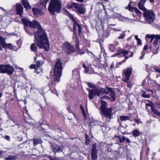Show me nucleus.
I'll list each match as a JSON object with an SVG mask.
<instances>
[{
  "instance_id": "nucleus-7",
  "label": "nucleus",
  "mask_w": 160,
  "mask_h": 160,
  "mask_svg": "<svg viewBox=\"0 0 160 160\" xmlns=\"http://www.w3.org/2000/svg\"><path fill=\"white\" fill-rule=\"evenodd\" d=\"M57 61L53 68V76L60 78L63 69L62 63L59 58L56 59Z\"/></svg>"
},
{
  "instance_id": "nucleus-39",
  "label": "nucleus",
  "mask_w": 160,
  "mask_h": 160,
  "mask_svg": "<svg viewBox=\"0 0 160 160\" xmlns=\"http://www.w3.org/2000/svg\"><path fill=\"white\" fill-rule=\"evenodd\" d=\"M147 101L148 102H149V103H151V104H152V106L151 107V110L153 112V113L154 112L156 111V109L155 108V105L151 101H150L149 100H148Z\"/></svg>"
},
{
  "instance_id": "nucleus-11",
  "label": "nucleus",
  "mask_w": 160,
  "mask_h": 160,
  "mask_svg": "<svg viewBox=\"0 0 160 160\" xmlns=\"http://www.w3.org/2000/svg\"><path fill=\"white\" fill-rule=\"evenodd\" d=\"M38 47L41 49L43 48L44 50L46 51H48L49 49V48L44 46L43 44H42L41 45H39L38 42L34 40V43H32L31 45L30 48L31 51L34 52L35 54H37L36 52L38 50Z\"/></svg>"
},
{
  "instance_id": "nucleus-31",
  "label": "nucleus",
  "mask_w": 160,
  "mask_h": 160,
  "mask_svg": "<svg viewBox=\"0 0 160 160\" xmlns=\"http://www.w3.org/2000/svg\"><path fill=\"white\" fill-rule=\"evenodd\" d=\"M155 38L156 36L154 35H150L149 34H147L146 36V40L148 41L149 39H150L149 42L151 43Z\"/></svg>"
},
{
  "instance_id": "nucleus-6",
  "label": "nucleus",
  "mask_w": 160,
  "mask_h": 160,
  "mask_svg": "<svg viewBox=\"0 0 160 160\" xmlns=\"http://www.w3.org/2000/svg\"><path fill=\"white\" fill-rule=\"evenodd\" d=\"M46 2L39 1V2L37 4V6L38 8L34 7L32 8V11L33 15L36 17H38L43 14L42 11L46 9Z\"/></svg>"
},
{
  "instance_id": "nucleus-15",
  "label": "nucleus",
  "mask_w": 160,
  "mask_h": 160,
  "mask_svg": "<svg viewBox=\"0 0 160 160\" xmlns=\"http://www.w3.org/2000/svg\"><path fill=\"white\" fill-rule=\"evenodd\" d=\"M26 158V156L24 152H21L19 153H16L11 155V160H22Z\"/></svg>"
},
{
  "instance_id": "nucleus-18",
  "label": "nucleus",
  "mask_w": 160,
  "mask_h": 160,
  "mask_svg": "<svg viewBox=\"0 0 160 160\" xmlns=\"http://www.w3.org/2000/svg\"><path fill=\"white\" fill-rule=\"evenodd\" d=\"M16 14L20 17H22L23 8L22 5L20 3H17L16 5Z\"/></svg>"
},
{
  "instance_id": "nucleus-24",
  "label": "nucleus",
  "mask_w": 160,
  "mask_h": 160,
  "mask_svg": "<svg viewBox=\"0 0 160 160\" xmlns=\"http://www.w3.org/2000/svg\"><path fill=\"white\" fill-rule=\"evenodd\" d=\"M17 90L15 88L13 87V92L14 93V98L11 99V101H14V105H17L18 101V100L17 95Z\"/></svg>"
},
{
  "instance_id": "nucleus-37",
  "label": "nucleus",
  "mask_w": 160,
  "mask_h": 160,
  "mask_svg": "<svg viewBox=\"0 0 160 160\" xmlns=\"http://www.w3.org/2000/svg\"><path fill=\"white\" fill-rule=\"evenodd\" d=\"M79 39L78 38H77L76 40L75 41V50H77L78 51L80 49V48L79 47Z\"/></svg>"
},
{
  "instance_id": "nucleus-43",
  "label": "nucleus",
  "mask_w": 160,
  "mask_h": 160,
  "mask_svg": "<svg viewBox=\"0 0 160 160\" xmlns=\"http://www.w3.org/2000/svg\"><path fill=\"white\" fill-rule=\"evenodd\" d=\"M85 53V52L82 49H80L78 51H77L76 52V54L79 55H82L84 54Z\"/></svg>"
},
{
  "instance_id": "nucleus-58",
  "label": "nucleus",
  "mask_w": 160,
  "mask_h": 160,
  "mask_svg": "<svg viewBox=\"0 0 160 160\" xmlns=\"http://www.w3.org/2000/svg\"><path fill=\"white\" fill-rule=\"evenodd\" d=\"M137 44L141 46L142 45V42L141 39L140 38L139 39L137 40Z\"/></svg>"
},
{
  "instance_id": "nucleus-36",
  "label": "nucleus",
  "mask_w": 160,
  "mask_h": 160,
  "mask_svg": "<svg viewBox=\"0 0 160 160\" xmlns=\"http://www.w3.org/2000/svg\"><path fill=\"white\" fill-rule=\"evenodd\" d=\"M122 52H124L121 53V54H123V56L125 57V59H126V60L130 57H129L126 56V55L128 54L129 53L128 51L122 49Z\"/></svg>"
},
{
  "instance_id": "nucleus-34",
  "label": "nucleus",
  "mask_w": 160,
  "mask_h": 160,
  "mask_svg": "<svg viewBox=\"0 0 160 160\" xmlns=\"http://www.w3.org/2000/svg\"><path fill=\"white\" fill-rule=\"evenodd\" d=\"M132 136L136 138L140 135V132L137 129H134L132 131Z\"/></svg>"
},
{
  "instance_id": "nucleus-51",
  "label": "nucleus",
  "mask_w": 160,
  "mask_h": 160,
  "mask_svg": "<svg viewBox=\"0 0 160 160\" xmlns=\"http://www.w3.org/2000/svg\"><path fill=\"white\" fill-rule=\"evenodd\" d=\"M88 85L90 88H95L94 86L90 82H88L87 83Z\"/></svg>"
},
{
  "instance_id": "nucleus-9",
  "label": "nucleus",
  "mask_w": 160,
  "mask_h": 160,
  "mask_svg": "<svg viewBox=\"0 0 160 160\" xmlns=\"http://www.w3.org/2000/svg\"><path fill=\"white\" fill-rule=\"evenodd\" d=\"M62 49L64 52L68 55H72L76 52L74 47L68 42H65L63 43Z\"/></svg>"
},
{
  "instance_id": "nucleus-61",
  "label": "nucleus",
  "mask_w": 160,
  "mask_h": 160,
  "mask_svg": "<svg viewBox=\"0 0 160 160\" xmlns=\"http://www.w3.org/2000/svg\"><path fill=\"white\" fill-rule=\"evenodd\" d=\"M37 54H35L36 56H40L42 54L40 52L37 51Z\"/></svg>"
},
{
  "instance_id": "nucleus-50",
  "label": "nucleus",
  "mask_w": 160,
  "mask_h": 160,
  "mask_svg": "<svg viewBox=\"0 0 160 160\" xmlns=\"http://www.w3.org/2000/svg\"><path fill=\"white\" fill-rule=\"evenodd\" d=\"M48 158L50 160H58V158L56 157L49 156Z\"/></svg>"
},
{
  "instance_id": "nucleus-47",
  "label": "nucleus",
  "mask_w": 160,
  "mask_h": 160,
  "mask_svg": "<svg viewBox=\"0 0 160 160\" xmlns=\"http://www.w3.org/2000/svg\"><path fill=\"white\" fill-rule=\"evenodd\" d=\"M49 89L51 90L52 92L56 94H57V90L56 89L55 87L52 88H50Z\"/></svg>"
},
{
  "instance_id": "nucleus-60",
  "label": "nucleus",
  "mask_w": 160,
  "mask_h": 160,
  "mask_svg": "<svg viewBox=\"0 0 160 160\" xmlns=\"http://www.w3.org/2000/svg\"><path fill=\"white\" fill-rule=\"evenodd\" d=\"M102 94L101 93H100V97H98L99 98H100L101 99H106V96L105 95H103L102 96Z\"/></svg>"
},
{
  "instance_id": "nucleus-1",
  "label": "nucleus",
  "mask_w": 160,
  "mask_h": 160,
  "mask_svg": "<svg viewBox=\"0 0 160 160\" xmlns=\"http://www.w3.org/2000/svg\"><path fill=\"white\" fill-rule=\"evenodd\" d=\"M34 40L38 43V44L44 46L49 48V44L48 39L46 30L42 28H41L34 32Z\"/></svg>"
},
{
  "instance_id": "nucleus-30",
  "label": "nucleus",
  "mask_w": 160,
  "mask_h": 160,
  "mask_svg": "<svg viewBox=\"0 0 160 160\" xmlns=\"http://www.w3.org/2000/svg\"><path fill=\"white\" fill-rule=\"evenodd\" d=\"M117 45L114 44H111L109 45V49L112 52H114L116 51H117L118 49L119 48L117 47Z\"/></svg>"
},
{
  "instance_id": "nucleus-14",
  "label": "nucleus",
  "mask_w": 160,
  "mask_h": 160,
  "mask_svg": "<svg viewBox=\"0 0 160 160\" xmlns=\"http://www.w3.org/2000/svg\"><path fill=\"white\" fill-rule=\"evenodd\" d=\"M128 6L125 7L126 9H128L130 12H133L134 11L136 15L140 17L142 15L141 12L139 11L137 8L133 7L131 5L132 2L131 0Z\"/></svg>"
},
{
  "instance_id": "nucleus-26",
  "label": "nucleus",
  "mask_w": 160,
  "mask_h": 160,
  "mask_svg": "<svg viewBox=\"0 0 160 160\" xmlns=\"http://www.w3.org/2000/svg\"><path fill=\"white\" fill-rule=\"evenodd\" d=\"M48 124H46L42 122V123L40 124V126L38 127L39 130H42L44 131L46 130H47L48 128Z\"/></svg>"
},
{
  "instance_id": "nucleus-48",
  "label": "nucleus",
  "mask_w": 160,
  "mask_h": 160,
  "mask_svg": "<svg viewBox=\"0 0 160 160\" xmlns=\"http://www.w3.org/2000/svg\"><path fill=\"white\" fill-rule=\"evenodd\" d=\"M155 87L157 88L158 90H160V84H158L156 81H155L154 82Z\"/></svg>"
},
{
  "instance_id": "nucleus-32",
  "label": "nucleus",
  "mask_w": 160,
  "mask_h": 160,
  "mask_svg": "<svg viewBox=\"0 0 160 160\" xmlns=\"http://www.w3.org/2000/svg\"><path fill=\"white\" fill-rule=\"evenodd\" d=\"M129 116H121L120 117V120L122 121H126L129 120L131 118L132 114L131 113H129Z\"/></svg>"
},
{
  "instance_id": "nucleus-29",
  "label": "nucleus",
  "mask_w": 160,
  "mask_h": 160,
  "mask_svg": "<svg viewBox=\"0 0 160 160\" xmlns=\"http://www.w3.org/2000/svg\"><path fill=\"white\" fill-rule=\"evenodd\" d=\"M148 48V45H145L142 51L141 52V56L139 57V59L140 60L142 59L146 53L145 51H146Z\"/></svg>"
},
{
  "instance_id": "nucleus-56",
  "label": "nucleus",
  "mask_w": 160,
  "mask_h": 160,
  "mask_svg": "<svg viewBox=\"0 0 160 160\" xmlns=\"http://www.w3.org/2000/svg\"><path fill=\"white\" fill-rule=\"evenodd\" d=\"M153 69L156 72L160 73V68H154Z\"/></svg>"
},
{
  "instance_id": "nucleus-45",
  "label": "nucleus",
  "mask_w": 160,
  "mask_h": 160,
  "mask_svg": "<svg viewBox=\"0 0 160 160\" xmlns=\"http://www.w3.org/2000/svg\"><path fill=\"white\" fill-rule=\"evenodd\" d=\"M82 67H83L85 71V72H88L89 69L88 67L86 66L85 64V63H83L82 65Z\"/></svg>"
},
{
  "instance_id": "nucleus-28",
  "label": "nucleus",
  "mask_w": 160,
  "mask_h": 160,
  "mask_svg": "<svg viewBox=\"0 0 160 160\" xmlns=\"http://www.w3.org/2000/svg\"><path fill=\"white\" fill-rule=\"evenodd\" d=\"M13 66H11V75H12L14 72V67L16 69H18L20 70L21 71H23V69L19 67H18V66L16 65L15 64H14L12 65Z\"/></svg>"
},
{
  "instance_id": "nucleus-13",
  "label": "nucleus",
  "mask_w": 160,
  "mask_h": 160,
  "mask_svg": "<svg viewBox=\"0 0 160 160\" xmlns=\"http://www.w3.org/2000/svg\"><path fill=\"white\" fill-rule=\"evenodd\" d=\"M132 71L133 69L131 67H128L123 70L122 74L125 77L123 80L124 82H127V80H129Z\"/></svg>"
},
{
  "instance_id": "nucleus-63",
  "label": "nucleus",
  "mask_w": 160,
  "mask_h": 160,
  "mask_svg": "<svg viewBox=\"0 0 160 160\" xmlns=\"http://www.w3.org/2000/svg\"><path fill=\"white\" fill-rule=\"evenodd\" d=\"M17 44L19 46H21L22 45L21 42V40H18L17 42Z\"/></svg>"
},
{
  "instance_id": "nucleus-25",
  "label": "nucleus",
  "mask_w": 160,
  "mask_h": 160,
  "mask_svg": "<svg viewBox=\"0 0 160 160\" xmlns=\"http://www.w3.org/2000/svg\"><path fill=\"white\" fill-rule=\"evenodd\" d=\"M115 137L118 138L119 142L121 143L124 142L125 140H126V142L128 143H129L131 142V141L129 138H126L124 136H123L122 138L118 135L115 136Z\"/></svg>"
},
{
  "instance_id": "nucleus-10",
  "label": "nucleus",
  "mask_w": 160,
  "mask_h": 160,
  "mask_svg": "<svg viewBox=\"0 0 160 160\" xmlns=\"http://www.w3.org/2000/svg\"><path fill=\"white\" fill-rule=\"evenodd\" d=\"M74 8L76 10V12L78 15L84 14L86 12L85 7L81 4L72 2L67 6V8Z\"/></svg>"
},
{
  "instance_id": "nucleus-44",
  "label": "nucleus",
  "mask_w": 160,
  "mask_h": 160,
  "mask_svg": "<svg viewBox=\"0 0 160 160\" xmlns=\"http://www.w3.org/2000/svg\"><path fill=\"white\" fill-rule=\"evenodd\" d=\"M11 126H14L15 125H17L18 122L17 120H13L11 118Z\"/></svg>"
},
{
  "instance_id": "nucleus-17",
  "label": "nucleus",
  "mask_w": 160,
  "mask_h": 160,
  "mask_svg": "<svg viewBox=\"0 0 160 160\" xmlns=\"http://www.w3.org/2000/svg\"><path fill=\"white\" fill-rule=\"evenodd\" d=\"M10 66L9 65H1L0 66V73H7L10 74Z\"/></svg>"
},
{
  "instance_id": "nucleus-19",
  "label": "nucleus",
  "mask_w": 160,
  "mask_h": 160,
  "mask_svg": "<svg viewBox=\"0 0 160 160\" xmlns=\"http://www.w3.org/2000/svg\"><path fill=\"white\" fill-rule=\"evenodd\" d=\"M29 26L31 28L35 29L37 28V30L42 28L41 24L39 22L34 20H33L32 22L30 21Z\"/></svg>"
},
{
  "instance_id": "nucleus-35",
  "label": "nucleus",
  "mask_w": 160,
  "mask_h": 160,
  "mask_svg": "<svg viewBox=\"0 0 160 160\" xmlns=\"http://www.w3.org/2000/svg\"><path fill=\"white\" fill-rule=\"evenodd\" d=\"M122 49L120 48V49H118L117 50V53H115L113 55H112L111 57H115L118 56L119 55H120L121 54V53H122L124 52H122Z\"/></svg>"
},
{
  "instance_id": "nucleus-40",
  "label": "nucleus",
  "mask_w": 160,
  "mask_h": 160,
  "mask_svg": "<svg viewBox=\"0 0 160 160\" xmlns=\"http://www.w3.org/2000/svg\"><path fill=\"white\" fill-rule=\"evenodd\" d=\"M85 138L86 140L85 143L87 145H88L90 142V139L87 133L85 134Z\"/></svg>"
},
{
  "instance_id": "nucleus-41",
  "label": "nucleus",
  "mask_w": 160,
  "mask_h": 160,
  "mask_svg": "<svg viewBox=\"0 0 160 160\" xmlns=\"http://www.w3.org/2000/svg\"><path fill=\"white\" fill-rule=\"evenodd\" d=\"M145 91H143L141 94V96L144 98H149L150 96L149 94H146Z\"/></svg>"
},
{
  "instance_id": "nucleus-52",
  "label": "nucleus",
  "mask_w": 160,
  "mask_h": 160,
  "mask_svg": "<svg viewBox=\"0 0 160 160\" xmlns=\"http://www.w3.org/2000/svg\"><path fill=\"white\" fill-rule=\"evenodd\" d=\"M156 38L153 43L154 45H157L159 41V40L157 38Z\"/></svg>"
},
{
  "instance_id": "nucleus-4",
  "label": "nucleus",
  "mask_w": 160,
  "mask_h": 160,
  "mask_svg": "<svg viewBox=\"0 0 160 160\" xmlns=\"http://www.w3.org/2000/svg\"><path fill=\"white\" fill-rule=\"evenodd\" d=\"M65 11L67 12L68 16L73 22V34L75 37H77L78 36V35L80 37L81 36V33L82 32V29L81 25L78 23L77 21L74 19L73 16L68 11V10H65Z\"/></svg>"
},
{
  "instance_id": "nucleus-42",
  "label": "nucleus",
  "mask_w": 160,
  "mask_h": 160,
  "mask_svg": "<svg viewBox=\"0 0 160 160\" xmlns=\"http://www.w3.org/2000/svg\"><path fill=\"white\" fill-rule=\"evenodd\" d=\"M43 63V62L42 61H37L36 62V67L37 69L40 68L41 65H42Z\"/></svg>"
},
{
  "instance_id": "nucleus-23",
  "label": "nucleus",
  "mask_w": 160,
  "mask_h": 160,
  "mask_svg": "<svg viewBox=\"0 0 160 160\" xmlns=\"http://www.w3.org/2000/svg\"><path fill=\"white\" fill-rule=\"evenodd\" d=\"M147 0H141L138 2V6L140 9L142 11H145L146 8L144 7L145 3Z\"/></svg>"
},
{
  "instance_id": "nucleus-46",
  "label": "nucleus",
  "mask_w": 160,
  "mask_h": 160,
  "mask_svg": "<svg viewBox=\"0 0 160 160\" xmlns=\"http://www.w3.org/2000/svg\"><path fill=\"white\" fill-rule=\"evenodd\" d=\"M125 36V32H123L121 34H120V36L118 37V38L119 39H122L124 38Z\"/></svg>"
},
{
  "instance_id": "nucleus-20",
  "label": "nucleus",
  "mask_w": 160,
  "mask_h": 160,
  "mask_svg": "<svg viewBox=\"0 0 160 160\" xmlns=\"http://www.w3.org/2000/svg\"><path fill=\"white\" fill-rule=\"evenodd\" d=\"M53 77L54 78L53 80L48 84V85L49 87V89L55 87L56 85L58 82L60 80V78L54 76H53Z\"/></svg>"
},
{
  "instance_id": "nucleus-59",
  "label": "nucleus",
  "mask_w": 160,
  "mask_h": 160,
  "mask_svg": "<svg viewBox=\"0 0 160 160\" xmlns=\"http://www.w3.org/2000/svg\"><path fill=\"white\" fill-rule=\"evenodd\" d=\"M152 104L150 103H147L145 104V107L148 110V107H151L152 106Z\"/></svg>"
},
{
  "instance_id": "nucleus-12",
  "label": "nucleus",
  "mask_w": 160,
  "mask_h": 160,
  "mask_svg": "<svg viewBox=\"0 0 160 160\" xmlns=\"http://www.w3.org/2000/svg\"><path fill=\"white\" fill-rule=\"evenodd\" d=\"M95 88L93 90L88 89L89 92L88 98L90 100L93 99L96 95L98 97H100V93H101L100 91L102 89V88H100L99 90V88L98 87L95 86Z\"/></svg>"
},
{
  "instance_id": "nucleus-16",
  "label": "nucleus",
  "mask_w": 160,
  "mask_h": 160,
  "mask_svg": "<svg viewBox=\"0 0 160 160\" xmlns=\"http://www.w3.org/2000/svg\"><path fill=\"white\" fill-rule=\"evenodd\" d=\"M91 156L92 160H96L98 158V150L97 149L96 143H93L92 145Z\"/></svg>"
},
{
  "instance_id": "nucleus-3",
  "label": "nucleus",
  "mask_w": 160,
  "mask_h": 160,
  "mask_svg": "<svg viewBox=\"0 0 160 160\" xmlns=\"http://www.w3.org/2000/svg\"><path fill=\"white\" fill-rule=\"evenodd\" d=\"M101 103L100 108L101 112V114L106 118H108L110 120L112 118L113 114L112 113L113 110L112 107L108 108L107 107L108 104L106 101L101 100Z\"/></svg>"
},
{
  "instance_id": "nucleus-8",
  "label": "nucleus",
  "mask_w": 160,
  "mask_h": 160,
  "mask_svg": "<svg viewBox=\"0 0 160 160\" xmlns=\"http://www.w3.org/2000/svg\"><path fill=\"white\" fill-rule=\"evenodd\" d=\"M143 16L145 21L148 23L151 24L153 22L155 18V14L152 10H148L143 11Z\"/></svg>"
},
{
  "instance_id": "nucleus-38",
  "label": "nucleus",
  "mask_w": 160,
  "mask_h": 160,
  "mask_svg": "<svg viewBox=\"0 0 160 160\" xmlns=\"http://www.w3.org/2000/svg\"><path fill=\"white\" fill-rule=\"evenodd\" d=\"M33 144L34 145H37L38 144H40L42 143V141L38 139L35 138L33 140Z\"/></svg>"
},
{
  "instance_id": "nucleus-21",
  "label": "nucleus",
  "mask_w": 160,
  "mask_h": 160,
  "mask_svg": "<svg viewBox=\"0 0 160 160\" xmlns=\"http://www.w3.org/2000/svg\"><path fill=\"white\" fill-rule=\"evenodd\" d=\"M53 152L55 153L62 152L63 150V147L62 145L58 146L57 144H54L52 146Z\"/></svg>"
},
{
  "instance_id": "nucleus-64",
  "label": "nucleus",
  "mask_w": 160,
  "mask_h": 160,
  "mask_svg": "<svg viewBox=\"0 0 160 160\" xmlns=\"http://www.w3.org/2000/svg\"><path fill=\"white\" fill-rule=\"evenodd\" d=\"M134 122H135L136 123H138V124L139 123L140 121L138 119H134Z\"/></svg>"
},
{
  "instance_id": "nucleus-62",
  "label": "nucleus",
  "mask_w": 160,
  "mask_h": 160,
  "mask_svg": "<svg viewBox=\"0 0 160 160\" xmlns=\"http://www.w3.org/2000/svg\"><path fill=\"white\" fill-rule=\"evenodd\" d=\"M49 0H40V1L43 2V3L46 2V4L49 2Z\"/></svg>"
},
{
  "instance_id": "nucleus-22",
  "label": "nucleus",
  "mask_w": 160,
  "mask_h": 160,
  "mask_svg": "<svg viewBox=\"0 0 160 160\" xmlns=\"http://www.w3.org/2000/svg\"><path fill=\"white\" fill-rule=\"evenodd\" d=\"M21 2L26 10H28L31 9V7L29 3L28 0H21Z\"/></svg>"
},
{
  "instance_id": "nucleus-55",
  "label": "nucleus",
  "mask_w": 160,
  "mask_h": 160,
  "mask_svg": "<svg viewBox=\"0 0 160 160\" xmlns=\"http://www.w3.org/2000/svg\"><path fill=\"white\" fill-rule=\"evenodd\" d=\"M78 73V70L76 69H74L72 71V74H77Z\"/></svg>"
},
{
  "instance_id": "nucleus-49",
  "label": "nucleus",
  "mask_w": 160,
  "mask_h": 160,
  "mask_svg": "<svg viewBox=\"0 0 160 160\" xmlns=\"http://www.w3.org/2000/svg\"><path fill=\"white\" fill-rule=\"evenodd\" d=\"M129 80H127V82H125L127 83V86L128 88H131L132 87V84H131V82L128 81Z\"/></svg>"
},
{
  "instance_id": "nucleus-54",
  "label": "nucleus",
  "mask_w": 160,
  "mask_h": 160,
  "mask_svg": "<svg viewBox=\"0 0 160 160\" xmlns=\"http://www.w3.org/2000/svg\"><path fill=\"white\" fill-rule=\"evenodd\" d=\"M153 113L154 114L160 117V112L159 111H158L157 109L156 110V111L154 112Z\"/></svg>"
},
{
  "instance_id": "nucleus-53",
  "label": "nucleus",
  "mask_w": 160,
  "mask_h": 160,
  "mask_svg": "<svg viewBox=\"0 0 160 160\" xmlns=\"http://www.w3.org/2000/svg\"><path fill=\"white\" fill-rule=\"evenodd\" d=\"M29 68L31 69H36L37 68L36 65L34 64H32L30 65L29 66Z\"/></svg>"
},
{
  "instance_id": "nucleus-5",
  "label": "nucleus",
  "mask_w": 160,
  "mask_h": 160,
  "mask_svg": "<svg viewBox=\"0 0 160 160\" xmlns=\"http://www.w3.org/2000/svg\"><path fill=\"white\" fill-rule=\"evenodd\" d=\"M114 88L105 86V88L102 89L100 91L102 94H104L106 95L108 94L110 97L106 96V99L107 100L110 99L112 101H114L115 100L116 95L115 92L114 91Z\"/></svg>"
},
{
  "instance_id": "nucleus-2",
  "label": "nucleus",
  "mask_w": 160,
  "mask_h": 160,
  "mask_svg": "<svg viewBox=\"0 0 160 160\" xmlns=\"http://www.w3.org/2000/svg\"><path fill=\"white\" fill-rule=\"evenodd\" d=\"M62 5L61 1L59 0H51L48 7L49 12L51 14L56 16V13L60 12Z\"/></svg>"
},
{
  "instance_id": "nucleus-27",
  "label": "nucleus",
  "mask_w": 160,
  "mask_h": 160,
  "mask_svg": "<svg viewBox=\"0 0 160 160\" xmlns=\"http://www.w3.org/2000/svg\"><path fill=\"white\" fill-rule=\"evenodd\" d=\"M21 20L24 26L29 27V24L30 21L28 19L24 18L23 17H21Z\"/></svg>"
},
{
  "instance_id": "nucleus-57",
  "label": "nucleus",
  "mask_w": 160,
  "mask_h": 160,
  "mask_svg": "<svg viewBox=\"0 0 160 160\" xmlns=\"http://www.w3.org/2000/svg\"><path fill=\"white\" fill-rule=\"evenodd\" d=\"M23 113H25L26 114L28 113V111L26 107H24V108H23Z\"/></svg>"
},
{
  "instance_id": "nucleus-33",
  "label": "nucleus",
  "mask_w": 160,
  "mask_h": 160,
  "mask_svg": "<svg viewBox=\"0 0 160 160\" xmlns=\"http://www.w3.org/2000/svg\"><path fill=\"white\" fill-rule=\"evenodd\" d=\"M110 30H108L107 29L104 31L102 35L103 38H108L110 35Z\"/></svg>"
}]
</instances>
